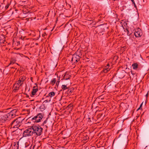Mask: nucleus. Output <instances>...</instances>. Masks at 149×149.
<instances>
[{
    "label": "nucleus",
    "instance_id": "nucleus-2",
    "mask_svg": "<svg viewBox=\"0 0 149 149\" xmlns=\"http://www.w3.org/2000/svg\"><path fill=\"white\" fill-rule=\"evenodd\" d=\"M24 120L21 117L14 120L11 123L10 126L11 127L18 128L22 124V122Z\"/></svg>",
    "mask_w": 149,
    "mask_h": 149
},
{
    "label": "nucleus",
    "instance_id": "nucleus-36",
    "mask_svg": "<svg viewBox=\"0 0 149 149\" xmlns=\"http://www.w3.org/2000/svg\"><path fill=\"white\" fill-rule=\"evenodd\" d=\"M59 83V81H57L56 82V85H57V84H58V83Z\"/></svg>",
    "mask_w": 149,
    "mask_h": 149
},
{
    "label": "nucleus",
    "instance_id": "nucleus-37",
    "mask_svg": "<svg viewBox=\"0 0 149 149\" xmlns=\"http://www.w3.org/2000/svg\"><path fill=\"white\" fill-rule=\"evenodd\" d=\"M140 109H141V108H140V107L137 109V111H138Z\"/></svg>",
    "mask_w": 149,
    "mask_h": 149
},
{
    "label": "nucleus",
    "instance_id": "nucleus-41",
    "mask_svg": "<svg viewBox=\"0 0 149 149\" xmlns=\"http://www.w3.org/2000/svg\"><path fill=\"white\" fill-rule=\"evenodd\" d=\"M26 97H29V96L28 95H26Z\"/></svg>",
    "mask_w": 149,
    "mask_h": 149
},
{
    "label": "nucleus",
    "instance_id": "nucleus-46",
    "mask_svg": "<svg viewBox=\"0 0 149 149\" xmlns=\"http://www.w3.org/2000/svg\"><path fill=\"white\" fill-rule=\"evenodd\" d=\"M75 123H76V125H77V122H75Z\"/></svg>",
    "mask_w": 149,
    "mask_h": 149
},
{
    "label": "nucleus",
    "instance_id": "nucleus-24",
    "mask_svg": "<svg viewBox=\"0 0 149 149\" xmlns=\"http://www.w3.org/2000/svg\"><path fill=\"white\" fill-rule=\"evenodd\" d=\"M17 112V110L16 109H14L12 110L10 112H11L13 114H15L16 115V113Z\"/></svg>",
    "mask_w": 149,
    "mask_h": 149
},
{
    "label": "nucleus",
    "instance_id": "nucleus-5",
    "mask_svg": "<svg viewBox=\"0 0 149 149\" xmlns=\"http://www.w3.org/2000/svg\"><path fill=\"white\" fill-rule=\"evenodd\" d=\"M33 133L32 132V130L31 128V126L30 128H27L26 130L23 133V137H26L33 135Z\"/></svg>",
    "mask_w": 149,
    "mask_h": 149
},
{
    "label": "nucleus",
    "instance_id": "nucleus-8",
    "mask_svg": "<svg viewBox=\"0 0 149 149\" xmlns=\"http://www.w3.org/2000/svg\"><path fill=\"white\" fill-rule=\"evenodd\" d=\"M36 86H34L31 92V95L32 96L34 95L38 91V87L37 85L35 84Z\"/></svg>",
    "mask_w": 149,
    "mask_h": 149
},
{
    "label": "nucleus",
    "instance_id": "nucleus-40",
    "mask_svg": "<svg viewBox=\"0 0 149 149\" xmlns=\"http://www.w3.org/2000/svg\"><path fill=\"white\" fill-rule=\"evenodd\" d=\"M146 97H148V93H147L146 95Z\"/></svg>",
    "mask_w": 149,
    "mask_h": 149
},
{
    "label": "nucleus",
    "instance_id": "nucleus-18",
    "mask_svg": "<svg viewBox=\"0 0 149 149\" xmlns=\"http://www.w3.org/2000/svg\"><path fill=\"white\" fill-rule=\"evenodd\" d=\"M80 120V118H77L76 120V121H78V120L79 121V122L78 123L77 125V128L76 129H78V130H80V129H81L80 127V124H79V123L80 122L79 120Z\"/></svg>",
    "mask_w": 149,
    "mask_h": 149
},
{
    "label": "nucleus",
    "instance_id": "nucleus-34",
    "mask_svg": "<svg viewBox=\"0 0 149 149\" xmlns=\"http://www.w3.org/2000/svg\"><path fill=\"white\" fill-rule=\"evenodd\" d=\"M143 102L141 104L140 106V108H141V107L142 106V105H143Z\"/></svg>",
    "mask_w": 149,
    "mask_h": 149
},
{
    "label": "nucleus",
    "instance_id": "nucleus-17",
    "mask_svg": "<svg viewBox=\"0 0 149 149\" xmlns=\"http://www.w3.org/2000/svg\"><path fill=\"white\" fill-rule=\"evenodd\" d=\"M23 83L20 80V79H19L15 83V85H18V86L19 85V86H21Z\"/></svg>",
    "mask_w": 149,
    "mask_h": 149
},
{
    "label": "nucleus",
    "instance_id": "nucleus-31",
    "mask_svg": "<svg viewBox=\"0 0 149 149\" xmlns=\"http://www.w3.org/2000/svg\"><path fill=\"white\" fill-rule=\"evenodd\" d=\"M79 138L78 137H77L76 139L75 140V144L76 143H78V141H79Z\"/></svg>",
    "mask_w": 149,
    "mask_h": 149
},
{
    "label": "nucleus",
    "instance_id": "nucleus-4",
    "mask_svg": "<svg viewBox=\"0 0 149 149\" xmlns=\"http://www.w3.org/2000/svg\"><path fill=\"white\" fill-rule=\"evenodd\" d=\"M108 28L105 25H101L98 26L97 28V32L100 34V35H102L104 34V33L105 32V30Z\"/></svg>",
    "mask_w": 149,
    "mask_h": 149
},
{
    "label": "nucleus",
    "instance_id": "nucleus-6",
    "mask_svg": "<svg viewBox=\"0 0 149 149\" xmlns=\"http://www.w3.org/2000/svg\"><path fill=\"white\" fill-rule=\"evenodd\" d=\"M143 34L141 30L139 28L135 29L134 33V36L136 37H140Z\"/></svg>",
    "mask_w": 149,
    "mask_h": 149
},
{
    "label": "nucleus",
    "instance_id": "nucleus-33",
    "mask_svg": "<svg viewBox=\"0 0 149 149\" xmlns=\"http://www.w3.org/2000/svg\"><path fill=\"white\" fill-rule=\"evenodd\" d=\"M131 72L132 74L133 75H134L135 74V73L134 72H133L132 71H131Z\"/></svg>",
    "mask_w": 149,
    "mask_h": 149
},
{
    "label": "nucleus",
    "instance_id": "nucleus-1",
    "mask_svg": "<svg viewBox=\"0 0 149 149\" xmlns=\"http://www.w3.org/2000/svg\"><path fill=\"white\" fill-rule=\"evenodd\" d=\"M31 128L34 135L39 136L42 134L43 129L39 125H33L31 126Z\"/></svg>",
    "mask_w": 149,
    "mask_h": 149
},
{
    "label": "nucleus",
    "instance_id": "nucleus-16",
    "mask_svg": "<svg viewBox=\"0 0 149 149\" xmlns=\"http://www.w3.org/2000/svg\"><path fill=\"white\" fill-rule=\"evenodd\" d=\"M20 86H19L18 85H15V84L14 85V89H13V91L14 92H16V91L18 90L19 89V87Z\"/></svg>",
    "mask_w": 149,
    "mask_h": 149
},
{
    "label": "nucleus",
    "instance_id": "nucleus-30",
    "mask_svg": "<svg viewBox=\"0 0 149 149\" xmlns=\"http://www.w3.org/2000/svg\"><path fill=\"white\" fill-rule=\"evenodd\" d=\"M109 70H107L106 69H105L103 70V72L104 73H107L108 72V71H109Z\"/></svg>",
    "mask_w": 149,
    "mask_h": 149
},
{
    "label": "nucleus",
    "instance_id": "nucleus-21",
    "mask_svg": "<svg viewBox=\"0 0 149 149\" xmlns=\"http://www.w3.org/2000/svg\"><path fill=\"white\" fill-rule=\"evenodd\" d=\"M11 1H8V2L7 3L6 6L5 7V9H7L9 7L10 5V3L11 2Z\"/></svg>",
    "mask_w": 149,
    "mask_h": 149
},
{
    "label": "nucleus",
    "instance_id": "nucleus-3",
    "mask_svg": "<svg viewBox=\"0 0 149 149\" xmlns=\"http://www.w3.org/2000/svg\"><path fill=\"white\" fill-rule=\"evenodd\" d=\"M44 115L41 113H39L36 116L31 118V120L33 122L37 123L40 122L43 117Z\"/></svg>",
    "mask_w": 149,
    "mask_h": 149
},
{
    "label": "nucleus",
    "instance_id": "nucleus-12",
    "mask_svg": "<svg viewBox=\"0 0 149 149\" xmlns=\"http://www.w3.org/2000/svg\"><path fill=\"white\" fill-rule=\"evenodd\" d=\"M16 61L17 60L13 58H11L10 59V63L9 64L8 66L11 64H13L15 63Z\"/></svg>",
    "mask_w": 149,
    "mask_h": 149
},
{
    "label": "nucleus",
    "instance_id": "nucleus-49",
    "mask_svg": "<svg viewBox=\"0 0 149 149\" xmlns=\"http://www.w3.org/2000/svg\"><path fill=\"white\" fill-rule=\"evenodd\" d=\"M31 118V117H30V118Z\"/></svg>",
    "mask_w": 149,
    "mask_h": 149
},
{
    "label": "nucleus",
    "instance_id": "nucleus-28",
    "mask_svg": "<svg viewBox=\"0 0 149 149\" xmlns=\"http://www.w3.org/2000/svg\"><path fill=\"white\" fill-rule=\"evenodd\" d=\"M47 119L45 120L43 122V123H42V125H41L44 126L45 124H46L47 122Z\"/></svg>",
    "mask_w": 149,
    "mask_h": 149
},
{
    "label": "nucleus",
    "instance_id": "nucleus-26",
    "mask_svg": "<svg viewBox=\"0 0 149 149\" xmlns=\"http://www.w3.org/2000/svg\"><path fill=\"white\" fill-rule=\"evenodd\" d=\"M25 77H20L19 79H20V80L22 82V83H23V81L25 80Z\"/></svg>",
    "mask_w": 149,
    "mask_h": 149
},
{
    "label": "nucleus",
    "instance_id": "nucleus-45",
    "mask_svg": "<svg viewBox=\"0 0 149 149\" xmlns=\"http://www.w3.org/2000/svg\"><path fill=\"white\" fill-rule=\"evenodd\" d=\"M16 64H17V65H19L17 63H16Z\"/></svg>",
    "mask_w": 149,
    "mask_h": 149
},
{
    "label": "nucleus",
    "instance_id": "nucleus-35",
    "mask_svg": "<svg viewBox=\"0 0 149 149\" xmlns=\"http://www.w3.org/2000/svg\"><path fill=\"white\" fill-rule=\"evenodd\" d=\"M74 54H73V57H72V60H71L72 61H73V56H74Z\"/></svg>",
    "mask_w": 149,
    "mask_h": 149
},
{
    "label": "nucleus",
    "instance_id": "nucleus-44",
    "mask_svg": "<svg viewBox=\"0 0 149 149\" xmlns=\"http://www.w3.org/2000/svg\"><path fill=\"white\" fill-rule=\"evenodd\" d=\"M106 69H107V70H109V68H107Z\"/></svg>",
    "mask_w": 149,
    "mask_h": 149
},
{
    "label": "nucleus",
    "instance_id": "nucleus-22",
    "mask_svg": "<svg viewBox=\"0 0 149 149\" xmlns=\"http://www.w3.org/2000/svg\"><path fill=\"white\" fill-rule=\"evenodd\" d=\"M56 80L55 78H54L52 80L50 83V84L52 85V86L54 85V84L56 82Z\"/></svg>",
    "mask_w": 149,
    "mask_h": 149
},
{
    "label": "nucleus",
    "instance_id": "nucleus-10",
    "mask_svg": "<svg viewBox=\"0 0 149 149\" xmlns=\"http://www.w3.org/2000/svg\"><path fill=\"white\" fill-rule=\"evenodd\" d=\"M12 146V149H18L19 147V144L18 143L17 144H15V143H14L13 144L11 145Z\"/></svg>",
    "mask_w": 149,
    "mask_h": 149
},
{
    "label": "nucleus",
    "instance_id": "nucleus-20",
    "mask_svg": "<svg viewBox=\"0 0 149 149\" xmlns=\"http://www.w3.org/2000/svg\"><path fill=\"white\" fill-rule=\"evenodd\" d=\"M77 53L76 52V53H75V55H76V56L75 57L76 58V61L77 62L78 61H79V59L80 58V57L79 56L80 55V54H79V55H77Z\"/></svg>",
    "mask_w": 149,
    "mask_h": 149
},
{
    "label": "nucleus",
    "instance_id": "nucleus-50",
    "mask_svg": "<svg viewBox=\"0 0 149 149\" xmlns=\"http://www.w3.org/2000/svg\"><path fill=\"white\" fill-rule=\"evenodd\" d=\"M32 95H31V97H32Z\"/></svg>",
    "mask_w": 149,
    "mask_h": 149
},
{
    "label": "nucleus",
    "instance_id": "nucleus-38",
    "mask_svg": "<svg viewBox=\"0 0 149 149\" xmlns=\"http://www.w3.org/2000/svg\"><path fill=\"white\" fill-rule=\"evenodd\" d=\"M44 102H48V100H45L44 101Z\"/></svg>",
    "mask_w": 149,
    "mask_h": 149
},
{
    "label": "nucleus",
    "instance_id": "nucleus-47",
    "mask_svg": "<svg viewBox=\"0 0 149 149\" xmlns=\"http://www.w3.org/2000/svg\"><path fill=\"white\" fill-rule=\"evenodd\" d=\"M48 81V80H47V81H46V82H47Z\"/></svg>",
    "mask_w": 149,
    "mask_h": 149
},
{
    "label": "nucleus",
    "instance_id": "nucleus-9",
    "mask_svg": "<svg viewBox=\"0 0 149 149\" xmlns=\"http://www.w3.org/2000/svg\"><path fill=\"white\" fill-rule=\"evenodd\" d=\"M74 89L73 88H71L70 89H68V91L65 92V93L64 96H67L68 95H70L72 93V92L73 91Z\"/></svg>",
    "mask_w": 149,
    "mask_h": 149
},
{
    "label": "nucleus",
    "instance_id": "nucleus-11",
    "mask_svg": "<svg viewBox=\"0 0 149 149\" xmlns=\"http://www.w3.org/2000/svg\"><path fill=\"white\" fill-rule=\"evenodd\" d=\"M7 115H8V118L10 120H11V118H13L16 116L15 114H13L11 112H10L9 113H7Z\"/></svg>",
    "mask_w": 149,
    "mask_h": 149
},
{
    "label": "nucleus",
    "instance_id": "nucleus-23",
    "mask_svg": "<svg viewBox=\"0 0 149 149\" xmlns=\"http://www.w3.org/2000/svg\"><path fill=\"white\" fill-rule=\"evenodd\" d=\"M125 31L127 32V35L128 36H130V35L132 34V32H130L127 29H126Z\"/></svg>",
    "mask_w": 149,
    "mask_h": 149
},
{
    "label": "nucleus",
    "instance_id": "nucleus-7",
    "mask_svg": "<svg viewBox=\"0 0 149 149\" xmlns=\"http://www.w3.org/2000/svg\"><path fill=\"white\" fill-rule=\"evenodd\" d=\"M8 115L7 114H6L1 116L0 118V120L3 123L5 122L6 121L10 120Z\"/></svg>",
    "mask_w": 149,
    "mask_h": 149
},
{
    "label": "nucleus",
    "instance_id": "nucleus-42",
    "mask_svg": "<svg viewBox=\"0 0 149 149\" xmlns=\"http://www.w3.org/2000/svg\"><path fill=\"white\" fill-rule=\"evenodd\" d=\"M107 66L109 67V64H107Z\"/></svg>",
    "mask_w": 149,
    "mask_h": 149
},
{
    "label": "nucleus",
    "instance_id": "nucleus-39",
    "mask_svg": "<svg viewBox=\"0 0 149 149\" xmlns=\"http://www.w3.org/2000/svg\"><path fill=\"white\" fill-rule=\"evenodd\" d=\"M11 68H13V69H15V68L14 67H11Z\"/></svg>",
    "mask_w": 149,
    "mask_h": 149
},
{
    "label": "nucleus",
    "instance_id": "nucleus-25",
    "mask_svg": "<svg viewBox=\"0 0 149 149\" xmlns=\"http://www.w3.org/2000/svg\"><path fill=\"white\" fill-rule=\"evenodd\" d=\"M68 107H69V110H70V111H72V108L73 107V105L71 104H70L68 106Z\"/></svg>",
    "mask_w": 149,
    "mask_h": 149
},
{
    "label": "nucleus",
    "instance_id": "nucleus-14",
    "mask_svg": "<svg viewBox=\"0 0 149 149\" xmlns=\"http://www.w3.org/2000/svg\"><path fill=\"white\" fill-rule=\"evenodd\" d=\"M55 92L53 91H52L50 93H49L48 95L46 96V97H52L55 95Z\"/></svg>",
    "mask_w": 149,
    "mask_h": 149
},
{
    "label": "nucleus",
    "instance_id": "nucleus-19",
    "mask_svg": "<svg viewBox=\"0 0 149 149\" xmlns=\"http://www.w3.org/2000/svg\"><path fill=\"white\" fill-rule=\"evenodd\" d=\"M68 74L67 73H65V74L63 77V79L65 80H67L69 79L70 78V77H69L70 75H69V77H68Z\"/></svg>",
    "mask_w": 149,
    "mask_h": 149
},
{
    "label": "nucleus",
    "instance_id": "nucleus-27",
    "mask_svg": "<svg viewBox=\"0 0 149 149\" xmlns=\"http://www.w3.org/2000/svg\"><path fill=\"white\" fill-rule=\"evenodd\" d=\"M19 130H16L13 131V132H14L15 134H19L18 133L20 132Z\"/></svg>",
    "mask_w": 149,
    "mask_h": 149
},
{
    "label": "nucleus",
    "instance_id": "nucleus-51",
    "mask_svg": "<svg viewBox=\"0 0 149 149\" xmlns=\"http://www.w3.org/2000/svg\"><path fill=\"white\" fill-rule=\"evenodd\" d=\"M77 44V43H76V45Z\"/></svg>",
    "mask_w": 149,
    "mask_h": 149
},
{
    "label": "nucleus",
    "instance_id": "nucleus-29",
    "mask_svg": "<svg viewBox=\"0 0 149 149\" xmlns=\"http://www.w3.org/2000/svg\"><path fill=\"white\" fill-rule=\"evenodd\" d=\"M132 4L134 5V6L136 8V6L134 2V0H131Z\"/></svg>",
    "mask_w": 149,
    "mask_h": 149
},
{
    "label": "nucleus",
    "instance_id": "nucleus-43",
    "mask_svg": "<svg viewBox=\"0 0 149 149\" xmlns=\"http://www.w3.org/2000/svg\"><path fill=\"white\" fill-rule=\"evenodd\" d=\"M31 146L29 147V149H31Z\"/></svg>",
    "mask_w": 149,
    "mask_h": 149
},
{
    "label": "nucleus",
    "instance_id": "nucleus-48",
    "mask_svg": "<svg viewBox=\"0 0 149 149\" xmlns=\"http://www.w3.org/2000/svg\"><path fill=\"white\" fill-rule=\"evenodd\" d=\"M32 77H31V79H32Z\"/></svg>",
    "mask_w": 149,
    "mask_h": 149
},
{
    "label": "nucleus",
    "instance_id": "nucleus-15",
    "mask_svg": "<svg viewBox=\"0 0 149 149\" xmlns=\"http://www.w3.org/2000/svg\"><path fill=\"white\" fill-rule=\"evenodd\" d=\"M132 66L134 70H136L138 68V65L136 63H133Z\"/></svg>",
    "mask_w": 149,
    "mask_h": 149
},
{
    "label": "nucleus",
    "instance_id": "nucleus-13",
    "mask_svg": "<svg viewBox=\"0 0 149 149\" xmlns=\"http://www.w3.org/2000/svg\"><path fill=\"white\" fill-rule=\"evenodd\" d=\"M61 88L62 89H63V95H65V93L66 91H65V90L67 89H68V88L67 87V86L65 85H63L62 86Z\"/></svg>",
    "mask_w": 149,
    "mask_h": 149
},
{
    "label": "nucleus",
    "instance_id": "nucleus-32",
    "mask_svg": "<svg viewBox=\"0 0 149 149\" xmlns=\"http://www.w3.org/2000/svg\"><path fill=\"white\" fill-rule=\"evenodd\" d=\"M87 20L89 21L93 20V19L91 17L89 18H87Z\"/></svg>",
    "mask_w": 149,
    "mask_h": 149
}]
</instances>
